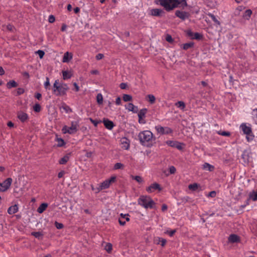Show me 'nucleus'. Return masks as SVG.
I'll use <instances>...</instances> for the list:
<instances>
[{"instance_id":"6ab92c4d","label":"nucleus","mask_w":257,"mask_h":257,"mask_svg":"<svg viewBox=\"0 0 257 257\" xmlns=\"http://www.w3.org/2000/svg\"><path fill=\"white\" fill-rule=\"evenodd\" d=\"M121 148L124 150H128L130 148V144L128 140L126 138H123L121 140Z\"/></svg>"},{"instance_id":"5701e85b","label":"nucleus","mask_w":257,"mask_h":257,"mask_svg":"<svg viewBox=\"0 0 257 257\" xmlns=\"http://www.w3.org/2000/svg\"><path fill=\"white\" fill-rule=\"evenodd\" d=\"M72 54L71 53H69L68 52H67L64 53V55L63 57V62H68L72 58Z\"/></svg>"},{"instance_id":"4d7b16f0","label":"nucleus","mask_w":257,"mask_h":257,"mask_svg":"<svg viewBox=\"0 0 257 257\" xmlns=\"http://www.w3.org/2000/svg\"><path fill=\"white\" fill-rule=\"evenodd\" d=\"M17 94L18 95L22 94H23L24 92V89L23 88H19L17 89Z\"/></svg>"},{"instance_id":"aec40b11","label":"nucleus","mask_w":257,"mask_h":257,"mask_svg":"<svg viewBox=\"0 0 257 257\" xmlns=\"http://www.w3.org/2000/svg\"><path fill=\"white\" fill-rule=\"evenodd\" d=\"M18 117L22 121L24 122L26 121L28 117V114L22 111H20L18 113Z\"/></svg>"},{"instance_id":"864d4df0","label":"nucleus","mask_w":257,"mask_h":257,"mask_svg":"<svg viewBox=\"0 0 257 257\" xmlns=\"http://www.w3.org/2000/svg\"><path fill=\"white\" fill-rule=\"evenodd\" d=\"M36 53L39 55L40 58L41 59H42L43 57H44V55L45 54V53L42 50H38L36 52Z\"/></svg>"},{"instance_id":"4468645a","label":"nucleus","mask_w":257,"mask_h":257,"mask_svg":"<svg viewBox=\"0 0 257 257\" xmlns=\"http://www.w3.org/2000/svg\"><path fill=\"white\" fill-rule=\"evenodd\" d=\"M228 241L231 243H235L240 241L239 237L235 234L230 235L228 237Z\"/></svg>"},{"instance_id":"774afa93","label":"nucleus","mask_w":257,"mask_h":257,"mask_svg":"<svg viewBox=\"0 0 257 257\" xmlns=\"http://www.w3.org/2000/svg\"><path fill=\"white\" fill-rule=\"evenodd\" d=\"M184 145L183 144L178 143V150H182Z\"/></svg>"},{"instance_id":"9b49d317","label":"nucleus","mask_w":257,"mask_h":257,"mask_svg":"<svg viewBox=\"0 0 257 257\" xmlns=\"http://www.w3.org/2000/svg\"><path fill=\"white\" fill-rule=\"evenodd\" d=\"M190 16L189 12L178 10V18H179L182 21L189 19Z\"/></svg>"},{"instance_id":"423d86ee","label":"nucleus","mask_w":257,"mask_h":257,"mask_svg":"<svg viewBox=\"0 0 257 257\" xmlns=\"http://www.w3.org/2000/svg\"><path fill=\"white\" fill-rule=\"evenodd\" d=\"M116 180L115 176H112L109 179H106L102 182L99 186L96 188V193H98L100 191L108 188L111 184L114 183Z\"/></svg>"},{"instance_id":"ea45409f","label":"nucleus","mask_w":257,"mask_h":257,"mask_svg":"<svg viewBox=\"0 0 257 257\" xmlns=\"http://www.w3.org/2000/svg\"><path fill=\"white\" fill-rule=\"evenodd\" d=\"M104 248L107 252H110L112 250V244L110 243H106Z\"/></svg>"},{"instance_id":"412c9836","label":"nucleus","mask_w":257,"mask_h":257,"mask_svg":"<svg viewBox=\"0 0 257 257\" xmlns=\"http://www.w3.org/2000/svg\"><path fill=\"white\" fill-rule=\"evenodd\" d=\"M19 208L18 205L15 204L10 206L8 209V213L9 214H13L18 211Z\"/></svg>"},{"instance_id":"cd10ccee","label":"nucleus","mask_w":257,"mask_h":257,"mask_svg":"<svg viewBox=\"0 0 257 257\" xmlns=\"http://www.w3.org/2000/svg\"><path fill=\"white\" fill-rule=\"evenodd\" d=\"M63 78L64 80L68 79L72 77V74L70 72H68L67 71H63Z\"/></svg>"},{"instance_id":"dca6fc26","label":"nucleus","mask_w":257,"mask_h":257,"mask_svg":"<svg viewBox=\"0 0 257 257\" xmlns=\"http://www.w3.org/2000/svg\"><path fill=\"white\" fill-rule=\"evenodd\" d=\"M188 7L186 0H178V9L185 10Z\"/></svg>"},{"instance_id":"f3484780","label":"nucleus","mask_w":257,"mask_h":257,"mask_svg":"<svg viewBox=\"0 0 257 257\" xmlns=\"http://www.w3.org/2000/svg\"><path fill=\"white\" fill-rule=\"evenodd\" d=\"M154 242L157 244H160L162 246H164L166 244V240L160 237H156L154 238Z\"/></svg>"},{"instance_id":"4be33fe9","label":"nucleus","mask_w":257,"mask_h":257,"mask_svg":"<svg viewBox=\"0 0 257 257\" xmlns=\"http://www.w3.org/2000/svg\"><path fill=\"white\" fill-rule=\"evenodd\" d=\"M151 15L154 16H161L163 13V10L159 9H154L151 11Z\"/></svg>"},{"instance_id":"79ce46f5","label":"nucleus","mask_w":257,"mask_h":257,"mask_svg":"<svg viewBox=\"0 0 257 257\" xmlns=\"http://www.w3.org/2000/svg\"><path fill=\"white\" fill-rule=\"evenodd\" d=\"M124 167V165L120 163H117L116 164H115V165H114V167H113V169L114 170H117V169H123Z\"/></svg>"},{"instance_id":"7ed1b4c3","label":"nucleus","mask_w":257,"mask_h":257,"mask_svg":"<svg viewBox=\"0 0 257 257\" xmlns=\"http://www.w3.org/2000/svg\"><path fill=\"white\" fill-rule=\"evenodd\" d=\"M153 137V134L150 131H144L140 132L138 135L140 142L142 145H145L152 141Z\"/></svg>"},{"instance_id":"473e14b6","label":"nucleus","mask_w":257,"mask_h":257,"mask_svg":"<svg viewBox=\"0 0 257 257\" xmlns=\"http://www.w3.org/2000/svg\"><path fill=\"white\" fill-rule=\"evenodd\" d=\"M252 11L250 10H247L244 12L243 15V17L244 19L248 20L250 17Z\"/></svg>"},{"instance_id":"9d476101","label":"nucleus","mask_w":257,"mask_h":257,"mask_svg":"<svg viewBox=\"0 0 257 257\" xmlns=\"http://www.w3.org/2000/svg\"><path fill=\"white\" fill-rule=\"evenodd\" d=\"M130 215L128 214H123L121 213L120 216L118 218V222L120 225L123 226L125 224L126 221H129Z\"/></svg>"},{"instance_id":"e433bc0d","label":"nucleus","mask_w":257,"mask_h":257,"mask_svg":"<svg viewBox=\"0 0 257 257\" xmlns=\"http://www.w3.org/2000/svg\"><path fill=\"white\" fill-rule=\"evenodd\" d=\"M69 160V157L68 156H65L64 157L61 158L59 161V164H66Z\"/></svg>"},{"instance_id":"680f3d73","label":"nucleus","mask_w":257,"mask_h":257,"mask_svg":"<svg viewBox=\"0 0 257 257\" xmlns=\"http://www.w3.org/2000/svg\"><path fill=\"white\" fill-rule=\"evenodd\" d=\"M90 121L94 125V126H96L98 124V122L96 120H93L91 118H89Z\"/></svg>"},{"instance_id":"09e8293b","label":"nucleus","mask_w":257,"mask_h":257,"mask_svg":"<svg viewBox=\"0 0 257 257\" xmlns=\"http://www.w3.org/2000/svg\"><path fill=\"white\" fill-rule=\"evenodd\" d=\"M33 108L35 111L39 112L41 110V106L39 104L36 103L34 105Z\"/></svg>"},{"instance_id":"3c124183","label":"nucleus","mask_w":257,"mask_h":257,"mask_svg":"<svg viewBox=\"0 0 257 257\" xmlns=\"http://www.w3.org/2000/svg\"><path fill=\"white\" fill-rule=\"evenodd\" d=\"M55 225L56 226V227L57 228V229H62V228H63L64 227V225L62 223H59L57 221H56L55 222Z\"/></svg>"},{"instance_id":"052dcab7","label":"nucleus","mask_w":257,"mask_h":257,"mask_svg":"<svg viewBox=\"0 0 257 257\" xmlns=\"http://www.w3.org/2000/svg\"><path fill=\"white\" fill-rule=\"evenodd\" d=\"M127 87V84L125 83H121L120 84V88L122 89H124Z\"/></svg>"},{"instance_id":"338daca9","label":"nucleus","mask_w":257,"mask_h":257,"mask_svg":"<svg viewBox=\"0 0 257 257\" xmlns=\"http://www.w3.org/2000/svg\"><path fill=\"white\" fill-rule=\"evenodd\" d=\"M73 85L75 87V91L77 92L79 90V87L78 86L76 82H74L73 83Z\"/></svg>"},{"instance_id":"bf43d9fd","label":"nucleus","mask_w":257,"mask_h":257,"mask_svg":"<svg viewBox=\"0 0 257 257\" xmlns=\"http://www.w3.org/2000/svg\"><path fill=\"white\" fill-rule=\"evenodd\" d=\"M103 57H104V55L102 54L99 53V54H98L96 56V59L97 60H99L102 59L103 58Z\"/></svg>"},{"instance_id":"a878e982","label":"nucleus","mask_w":257,"mask_h":257,"mask_svg":"<svg viewBox=\"0 0 257 257\" xmlns=\"http://www.w3.org/2000/svg\"><path fill=\"white\" fill-rule=\"evenodd\" d=\"M203 168L204 170H207V171H209L211 172V171H212L214 170V167L213 166L209 164V163H205L203 165Z\"/></svg>"},{"instance_id":"37998d69","label":"nucleus","mask_w":257,"mask_h":257,"mask_svg":"<svg viewBox=\"0 0 257 257\" xmlns=\"http://www.w3.org/2000/svg\"><path fill=\"white\" fill-rule=\"evenodd\" d=\"M249 198L253 201H255L257 199V192H252L249 195Z\"/></svg>"},{"instance_id":"c756f323","label":"nucleus","mask_w":257,"mask_h":257,"mask_svg":"<svg viewBox=\"0 0 257 257\" xmlns=\"http://www.w3.org/2000/svg\"><path fill=\"white\" fill-rule=\"evenodd\" d=\"M194 43L193 42H189L185 43L182 45H181V47L184 50H188L189 48H191L193 47L194 46Z\"/></svg>"},{"instance_id":"6e6552de","label":"nucleus","mask_w":257,"mask_h":257,"mask_svg":"<svg viewBox=\"0 0 257 257\" xmlns=\"http://www.w3.org/2000/svg\"><path fill=\"white\" fill-rule=\"evenodd\" d=\"M155 129L158 134L160 135L169 134L172 132V130L168 127H163L158 125L155 126Z\"/></svg>"},{"instance_id":"0eeeda50","label":"nucleus","mask_w":257,"mask_h":257,"mask_svg":"<svg viewBox=\"0 0 257 257\" xmlns=\"http://www.w3.org/2000/svg\"><path fill=\"white\" fill-rule=\"evenodd\" d=\"M13 182L11 178H8L5 180L3 183H0V191L5 192L11 186Z\"/></svg>"},{"instance_id":"72a5a7b5","label":"nucleus","mask_w":257,"mask_h":257,"mask_svg":"<svg viewBox=\"0 0 257 257\" xmlns=\"http://www.w3.org/2000/svg\"><path fill=\"white\" fill-rule=\"evenodd\" d=\"M178 107L183 111L186 110L185 103L182 101H178Z\"/></svg>"},{"instance_id":"de8ad7c7","label":"nucleus","mask_w":257,"mask_h":257,"mask_svg":"<svg viewBox=\"0 0 257 257\" xmlns=\"http://www.w3.org/2000/svg\"><path fill=\"white\" fill-rule=\"evenodd\" d=\"M57 141L58 142L57 146L58 147H62L65 144L64 140L61 138H57Z\"/></svg>"},{"instance_id":"f704fd0d","label":"nucleus","mask_w":257,"mask_h":257,"mask_svg":"<svg viewBox=\"0 0 257 257\" xmlns=\"http://www.w3.org/2000/svg\"><path fill=\"white\" fill-rule=\"evenodd\" d=\"M32 235L36 238L41 239L43 237V234L41 232H33L31 233Z\"/></svg>"},{"instance_id":"8fccbe9b","label":"nucleus","mask_w":257,"mask_h":257,"mask_svg":"<svg viewBox=\"0 0 257 257\" xmlns=\"http://www.w3.org/2000/svg\"><path fill=\"white\" fill-rule=\"evenodd\" d=\"M166 143L170 146L177 147V144L175 142L168 141L166 142Z\"/></svg>"},{"instance_id":"0e129e2a","label":"nucleus","mask_w":257,"mask_h":257,"mask_svg":"<svg viewBox=\"0 0 257 257\" xmlns=\"http://www.w3.org/2000/svg\"><path fill=\"white\" fill-rule=\"evenodd\" d=\"M187 34L188 36L191 37L192 39L193 38V35H194V33L191 32L190 30H188L187 31Z\"/></svg>"},{"instance_id":"a19ab883","label":"nucleus","mask_w":257,"mask_h":257,"mask_svg":"<svg viewBox=\"0 0 257 257\" xmlns=\"http://www.w3.org/2000/svg\"><path fill=\"white\" fill-rule=\"evenodd\" d=\"M122 98L124 101H130L132 100V97L129 94H123Z\"/></svg>"},{"instance_id":"c03bdc74","label":"nucleus","mask_w":257,"mask_h":257,"mask_svg":"<svg viewBox=\"0 0 257 257\" xmlns=\"http://www.w3.org/2000/svg\"><path fill=\"white\" fill-rule=\"evenodd\" d=\"M203 36L202 35L198 33H194V35L192 39H196V40H200L202 38Z\"/></svg>"},{"instance_id":"b1692460","label":"nucleus","mask_w":257,"mask_h":257,"mask_svg":"<svg viewBox=\"0 0 257 257\" xmlns=\"http://www.w3.org/2000/svg\"><path fill=\"white\" fill-rule=\"evenodd\" d=\"M48 204L46 203H42L37 209V212L39 213H43L47 208Z\"/></svg>"},{"instance_id":"2eb2a0df","label":"nucleus","mask_w":257,"mask_h":257,"mask_svg":"<svg viewBox=\"0 0 257 257\" xmlns=\"http://www.w3.org/2000/svg\"><path fill=\"white\" fill-rule=\"evenodd\" d=\"M103 123L105 127L108 129L111 130L114 126V124L112 121L108 120V119H104L103 120Z\"/></svg>"},{"instance_id":"7c9ffc66","label":"nucleus","mask_w":257,"mask_h":257,"mask_svg":"<svg viewBox=\"0 0 257 257\" xmlns=\"http://www.w3.org/2000/svg\"><path fill=\"white\" fill-rule=\"evenodd\" d=\"M200 185L197 183H193L189 185L188 188L192 191H196L199 187H200Z\"/></svg>"},{"instance_id":"f257e3e1","label":"nucleus","mask_w":257,"mask_h":257,"mask_svg":"<svg viewBox=\"0 0 257 257\" xmlns=\"http://www.w3.org/2000/svg\"><path fill=\"white\" fill-rule=\"evenodd\" d=\"M69 87L66 83H60L59 80H56L53 84V91L57 96L64 95L66 94Z\"/></svg>"},{"instance_id":"a18cd8bd","label":"nucleus","mask_w":257,"mask_h":257,"mask_svg":"<svg viewBox=\"0 0 257 257\" xmlns=\"http://www.w3.org/2000/svg\"><path fill=\"white\" fill-rule=\"evenodd\" d=\"M176 232V229L169 230L167 229L165 231V233L168 234L170 236H172Z\"/></svg>"},{"instance_id":"1a4fd4ad","label":"nucleus","mask_w":257,"mask_h":257,"mask_svg":"<svg viewBox=\"0 0 257 257\" xmlns=\"http://www.w3.org/2000/svg\"><path fill=\"white\" fill-rule=\"evenodd\" d=\"M240 127H241L243 133L247 135L246 139H247L248 141H249L250 140H252L253 139V136L250 135L251 134V128L244 124H241Z\"/></svg>"},{"instance_id":"ddd939ff","label":"nucleus","mask_w":257,"mask_h":257,"mask_svg":"<svg viewBox=\"0 0 257 257\" xmlns=\"http://www.w3.org/2000/svg\"><path fill=\"white\" fill-rule=\"evenodd\" d=\"M176 171V169L174 166H169L168 169L164 170L163 173L165 176H168L171 174H174Z\"/></svg>"},{"instance_id":"e2e57ef3","label":"nucleus","mask_w":257,"mask_h":257,"mask_svg":"<svg viewBox=\"0 0 257 257\" xmlns=\"http://www.w3.org/2000/svg\"><path fill=\"white\" fill-rule=\"evenodd\" d=\"M65 174V172L64 171H61L58 174V177L59 178H62L64 175Z\"/></svg>"},{"instance_id":"6e6d98bb","label":"nucleus","mask_w":257,"mask_h":257,"mask_svg":"<svg viewBox=\"0 0 257 257\" xmlns=\"http://www.w3.org/2000/svg\"><path fill=\"white\" fill-rule=\"evenodd\" d=\"M219 134L223 136H229L230 135V134L228 132H220L218 133Z\"/></svg>"},{"instance_id":"49530a36","label":"nucleus","mask_w":257,"mask_h":257,"mask_svg":"<svg viewBox=\"0 0 257 257\" xmlns=\"http://www.w3.org/2000/svg\"><path fill=\"white\" fill-rule=\"evenodd\" d=\"M46 81L45 82L44 84V87L45 89H50V81H49V79L48 77H46Z\"/></svg>"},{"instance_id":"c9c22d12","label":"nucleus","mask_w":257,"mask_h":257,"mask_svg":"<svg viewBox=\"0 0 257 257\" xmlns=\"http://www.w3.org/2000/svg\"><path fill=\"white\" fill-rule=\"evenodd\" d=\"M208 16L211 18V19L216 24L217 26H220V22L216 18L215 16L212 14H209Z\"/></svg>"},{"instance_id":"603ef678","label":"nucleus","mask_w":257,"mask_h":257,"mask_svg":"<svg viewBox=\"0 0 257 257\" xmlns=\"http://www.w3.org/2000/svg\"><path fill=\"white\" fill-rule=\"evenodd\" d=\"M166 40L169 43H172L173 41V39L172 36L169 34L166 35Z\"/></svg>"},{"instance_id":"bb28decb","label":"nucleus","mask_w":257,"mask_h":257,"mask_svg":"<svg viewBox=\"0 0 257 257\" xmlns=\"http://www.w3.org/2000/svg\"><path fill=\"white\" fill-rule=\"evenodd\" d=\"M147 109L144 108L141 109L138 113V116L139 118V122H140V119H142L143 117L145 116V114L147 112Z\"/></svg>"},{"instance_id":"69168bd1","label":"nucleus","mask_w":257,"mask_h":257,"mask_svg":"<svg viewBox=\"0 0 257 257\" xmlns=\"http://www.w3.org/2000/svg\"><path fill=\"white\" fill-rule=\"evenodd\" d=\"M115 103L117 105H120L121 104V99L119 97H117Z\"/></svg>"},{"instance_id":"393cba45","label":"nucleus","mask_w":257,"mask_h":257,"mask_svg":"<svg viewBox=\"0 0 257 257\" xmlns=\"http://www.w3.org/2000/svg\"><path fill=\"white\" fill-rule=\"evenodd\" d=\"M60 109H62L67 113H69L72 112V109L65 103H63L60 107Z\"/></svg>"},{"instance_id":"a211bd4d","label":"nucleus","mask_w":257,"mask_h":257,"mask_svg":"<svg viewBox=\"0 0 257 257\" xmlns=\"http://www.w3.org/2000/svg\"><path fill=\"white\" fill-rule=\"evenodd\" d=\"M126 109L128 111H132L134 113H137L138 111V108L137 106L134 105L132 103H129L126 106Z\"/></svg>"},{"instance_id":"58836bf2","label":"nucleus","mask_w":257,"mask_h":257,"mask_svg":"<svg viewBox=\"0 0 257 257\" xmlns=\"http://www.w3.org/2000/svg\"><path fill=\"white\" fill-rule=\"evenodd\" d=\"M97 102L98 104H102L103 102V96L101 93H98L96 96Z\"/></svg>"},{"instance_id":"4c0bfd02","label":"nucleus","mask_w":257,"mask_h":257,"mask_svg":"<svg viewBox=\"0 0 257 257\" xmlns=\"http://www.w3.org/2000/svg\"><path fill=\"white\" fill-rule=\"evenodd\" d=\"M132 178L139 183H142L143 182V179L140 176H132Z\"/></svg>"},{"instance_id":"c85d7f7f","label":"nucleus","mask_w":257,"mask_h":257,"mask_svg":"<svg viewBox=\"0 0 257 257\" xmlns=\"http://www.w3.org/2000/svg\"><path fill=\"white\" fill-rule=\"evenodd\" d=\"M147 99L151 104H154L156 101V98L153 94L148 95L147 96Z\"/></svg>"},{"instance_id":"f8f14e48","label":"nucleus","mask_w":257,"mask_h":257,"mask_svg":"<svg viewBox=\"0 0 257 257\" xmlns=\"http://www.w3.org/2000/svg\"><path fill=\"white\" fill-rule=\"evenodd\" d=\"M156 190H158L159 191H161L162 190L160 185L157 183H153L150 186L146 188V191L148 193H152Z\"/></svg>"},{"instance_id":"5fc2aeb1","label":"nucleus","mask_w":257,"mask_h":257,"mask_svg":"<svg viewBox=\"0 0 257 257\" xmlns=\"http://www.w3.org/2000/svg\"><path fill=\"white\" fill-rule=\"evenodd\" d=\"M55 18L53 15H51L49 16V19H48V21L49 23H52L55 22Z\"/></svg>"},{"instance_id":"20e7f679","label":"nucleus","mask_w":257,"mask_h":257,"mask_svg":"<svg viewBox=\"0 0 257 257\" xmlns=\"http://www.w3.org/2000/svg\"><path fill=\"white\" fill-rule=\"evenodd\" d=\"M78 127V122L76 121H73L71 122L70 126L64 125L62 131L64 134H73L77 132Z\"/></svg>"},{"instance_id":"13d9d810","label":"nucleus","mask_w":257,"mask_h":257,"mask_svg":"<svg viewBox=\"0 0 257 257\" xmlns=\"http://www.w3.org/2000/svg\"><path fill=\"white\" fill-rule=\"evenodd\" d=\"M216 192L215 191H212L209 192L208 196L210 197H214L216 196Z\"/></svg>"},{"instance_id":"f03ea898","label":"nucleus","mask_w":257,"mask_h":257,"mask_svg":"<svg viewBox=\"0 0 257 257\" xmlns=\"http://www.w3.org/2000/svg\"><path fill=\"white\" fill-rule=\"evenodd\" d=\"M138 204L147 209L153 208L155 203L150 197L141 196L138 199Z\"/></svg>"},{"instance_id":"39448f33","label":"nucleus","mask_w":257,"mask_h":257,"mask_svg":"<svg viewBox=\"0 0 257 257\" xmlns=\"http://www.w3.org/2000/svg\"><path fill=\"white\" fill-rule=\"evenodd\" d=\"M159 2L160 5L168 11L177 6V0H159Z\"/></svg>"},{"instance_id":"2f4dec72","label":"nucleus","mask_w":257,"mask_h":257,"mask_svg":"<svg viewBox=\"0 0 257 257\" xmlns=\"http://www.w3.org/2000/svg\"><path fill=\"white\" fill-rule=\"evenodd\" d=\"M18 85L17 82L14 80H11L7 83V87L8 88H11L13 87H16Z\"/></svg>"}]
</instances>
